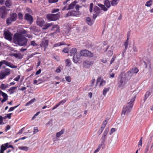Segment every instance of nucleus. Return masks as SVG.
<instances>
[{
  "label": "nucleus",
  "mask_w": 153,
  "mask_h": 153,
  "mask_svg": "<svg viewBox=\"0 0 153 153\" xmlns=\"http://www.w3.org/2000/svg\"><path fill=\"white\" fill-rule=\"evenodd\" d=\"M65 79L68 82H71V77L69 76H66L65 77Z\"/></svg>",
  "instance_id": "47"
},
{
  "label": "nucleus",
  "mask_w": 153,
  "mask_h": 153,
  "mask_svg": "<svg viewBox=\"0 0 153 153\" xmlns=\"http://www.w3.org/2000/svg\"><path fill=\"white\" fill-rule=\"evenodd\" d=\"M59 17L60 14L59 13L56 14L49 13L46 15V18L49 21L57 20Z\"/></svg>",
  "instance_id": "3"
},
{
  "label": "nucleus",
  "mask_w": 153,
  "mask_h": 153,
  "mask_svg": "<svg viewBox=\"0 0 153 153\" xmlns=\"http://www.w3.org/2000/svg\"><path fill=\"white\" fill-rule=\"evenodd\" d=\"M110 89V88L108 87L107 88H105L103 90V94L104 96H105L107 93L109 91Z\"/></svg>",
  "instance_id": "37"
},
{
  "label": "nucleus",
  "mask_w": 153,
  "mask_h": 153,
  "mask_svg": "<svg viewBox=\"0 0 153 153\" xmlns=\"http://www.w3.org/2000/svg\"><path fill=\"white\" fill-rule=\"evenodd\" d=\"M107 53V55L108 56H111L113 54V51L112 50H110L109 51H108Z\"/></svg>",
  "instance_id": "50"
},
{
  "label": "nucleus",
  "mask_w": 153,
  "mask_h": 153,
  "mask_svg": "<svg viewBox=\"0 0 153 153\" xmlns=\"http://www.w3.org/2000/svg\"><path fill=\"white\" fill-rule=\"evenodd\" d=\"M3 62L4 64H5L12 68H17L16 66L14 65L10 62H7L6 60H3Z\"/></svg>",
  "instance_id": "20"
},
{
  "label": "nucleus",
  "mask_w": 153,
  "mask_h": 153,
  "mask_svg": "<svg viewBox=\"0 0 153 153\" xmlns=\"http://www.w3.org/2000/svg\"><path fill=\"white\" fill-rule=\"evenodd\" d=\"M104 5L102 4H98V5L102 9L105 11L108 10V8H109L111 4L110 1L108 0H105L104 2Z\"/></svg>",
  "instance_id": "4"
},
{
  "label": "nucleus",
  "mask_w": 153,
  "mask_h": 153,
  "mask_svg": "<svg viewBox=\"0 0 153 153\" xmlns=\"http://www.w3.org/2000/svg\"><path fill=\"white\" fill-rule=\"evenodd\" d=\"M106 136L104 135L103 134L102 136V137L101 140H102V142L103 143H105L106 141V138L105 137Z\"/></svg>",
  "instance_id": "46"
},
{
  "label": "nucleus",
  "mask_w": 153,
  "mask_h": 153,
  "mask_svg": "<svg viewBox=\"0 0 153 153\" xmlns=\"http://www.w3.org/2000/svg\"><path fill=\"white\" fill-rule=\"evenodd\" d=\"M136 96H134L131 98L130 101L128 102L126 105L124 106L122 111V114L124 115L126 114H128L132 110V107L133 105V102L135 100Z\"/></svg>",
  "instance_id": "2"
},
{
  "label": "nucleus",
  "mask_w": 153,
  "mask_h": 153,
  "mask_svg": "<svg viewBox=\"0 0 153 153\" xmlns=\"http://www.w3.org/2000/svg\"><path fill=\"white\" fill-rule=\"evenodd\" d=\"M49 41L48 40H43L40 44V46L41 47L47 48L48 44Z\"/></svg>",
  "instance_id": "16"
},
{
  "label": "nucleus",
  "mask_w": 153,
  "mask_h": 153,
  "mask_svg": "<svg viewBox=\"0 0 153 153\" xmlns=\"http://www.w3.org/2000/svg\"><path fill=\"white\" fill-rule=\"evenodd\" d=\"M36 100L35 98H33L30 101L27 103L25 105V106H27L29 105H30L32 104Z\"/></svg>",
  "instance_id": "36"
},
{
  "label": "nucleus",
  "mask_w": 153,
  "mask_h": 153,
  "mask_svg": "<svg viewBox=\"0 0 153 153\" xmlns=\"http://www.w3.org/2000/svg\"><path fill=\"white\" fill-rule=\"evenodd\" d=\"M14 43L20 46H23L27 44V40L25 36L21 34L16 33L13 38Z\"/></svg>",
  "instance_id": "1"
},
{
  "label": "nucleus",
  "mask_w": 153,
  "mask_h": 153,
  "mask_svg": "<svg viewBox=\"0 0 153 153\" xmlns=\"http://www.w3.org/2000/svg\"><path fill=\"white\" fill-rule=\"evenodd\" d=\"M53 58L57 61H59L60 60V58L58 56H53Z\"/></svg>",
  "instance_id": "55"
},
{
  "label": "nucleus",
  "mask_w": 153,
  "mask_h": 153,
  "mask_svg": "<svg viewBox=\"0 0 153 153\" xmlns=\"http://www.w3.org/2000/svg\"><path fill=\"white\" fill-rule=\"evenodd\" d=\"M56 72L57 73H59L61 72V69L60 67L58 68L56 70Z\"/></svg>",
  "instance_id": "64"
},
{
  "label": "nucleus",
  "mask_w": 153,
  "mask_h": 153,
  "mask_svg": "<svg viewBox=\"0 0 153 153\" xmlns=\"http://www.w3.org/2000/svg\"><path fill=\"white\" fill-rule=\"evenodd\" d=\"M8 143H7L4 144H2L1 146H3V149H4V148H6V149L7 148H12L13 149V146L12 145H9L8 146Z\"/></svg>",
  "instance_id": "29"
},
{
  "label": "nucleus",
  "mask_w": 153,
  "mask_h": 153,
  "mask_svg": "<svg viewBox=\"0 0 153 153\" xmlns=\"http://www.w3.org/2000/svg\"><path fill=\"white\" fill-rule=\"evenodd\" d=\"M93 4L92 3H91L90 4V7L89 10L90 12H91L92 11L93 9Z\"/></svg>",
  "instance_id": "57"
},
{
  "label": "nucleus",
  "mask_w": 153,
  "mask_h": 153,
  "mask_svg": "<svg viewBox=\"0 0 153 153\" xmlns=\"http://www.w3.org/2000/svg\"><path fill=\"white\" fill-rule=\"evenodd\" d=\"M94 13L99 14L101 13V10L98 7L96 6L94 7Z\"/></svg>",
  "instance_id": "27"
},
{
  "label": "nucleus",
  "mask_w": 153,
  "mask_h": 153,
  "mask_svg": "<svg viewBox=\"0 0 153 153\" xmlns=\"http://www.w3.org/2000/svg\"><path fill=\"white\" fill-rule=\"evenodd\" d=\"M17 18V15L16 13H13L10 14V16L7 18L6 20V23L8 25H10L12 22L16 21Z\"/></svg>",
  "instance_id": "5"
},
{
  "label": "nucleus",
  "mask_w": 153,
  "mask_h": 153,
  "mask_svg": "<svg viewBox=\"0 0 153 153\" xmlns=\"http://www.w3.org/2000/svg\"><path fill=\"white\" fill-rule=\"evenodd\" d=\"M18 149L21 150L27 151L28 150L29 148L28 147L26 146H19Z\"/></svg>",
  "instance_id": "31"
},
{
  "label": "nucleus",
  "mask_w": 153,
  "mask_h": 153,
  "mask_svg": "<svg viewBox=\"0 0 153 153\" xmlns=\"http://www.w3.org/2000/svg\"><path fill=\"white\" fill-rule=\"evenodd\" d=\"M38 131V128L37 127H35L34 128L33 134H35Z\"/></svg>",
  "instance_id": "60"
},
{
  "label": "nucleus",
  "mask_w": 153,
  "mask_h": 153,
  "mask_svg": "<svg viewBox=\"0 0 153 153\" xmlns=\"http://www.w3.org/2000/svg\"><path fill=\"white\" fill-rule=\"evenodd\" d=\"M94 62L91 59L87 60L83 62V66L86 68H90L94 64Z\"/></svg>",
  "instance_id": "11"
},
{
  "label": "nucleus",
  "mask_w": 153,
  "mask_h": 153,
  "mask_svg": "<svg viewBox=\"0 0 153 153\" xmlns=\"http://www.w3.org/2000/svg\"><path fill=\"white\" fill-rule=\"evenodd\" d=\"M48 2L50 3H53L57 2L58 1V0H48Z\"/></svg>",
  "instance_id": "51"
},
{
  "label": "nucleus",
  "mask_w": 153,
  "mask_h": 153,
  "mask_svg": "<svg viewBox=\"0 0 153 153\" xmlns=\"http://www.w3.org/2000/svg\"><path fill=\"white\" fill-rule=\"evenodd\" d=\"M30 45L34 47H36L38 45V44L36 43L34 41H31V42Z\"/></svg>",
  "instance_id": "42"
},
{
  "label": "nucleus",
  "mask_w": 153,
  "mask_h": 153,
  "mask_svg": "<svg viewBox=\"0 0 153 153\" xmlns=\"http://www.w3.org/2000/svg\"><path fill=\"white\" fill-rule=\"evenodd\" d=\"M152 0H150L146 2L145 5L147 7H150L152 5Z\"/></svg>",
  "instance_id": "40"
},
{
  "label": "nucleus",
  "mask_w": 153,
  "mask_h": 153,
  "mask_svg": "<svg viewBox=\"0 0 153 153\" xmlns=\"http://www.w3.org/2000/svg\"><path fill=\"white\" fill-rule=\"evenodd\" d=\"M70 29V28L68 27H67L66 28L64 29L63 30L66 35H69Z\"/></svg>",
  "instance_id": "28"
},
{
  "label": "nucleus",
  "mask_w": 153,
  "mask_h": 153,
  "mask_svg": "<svg viewBox=\"0 0 153 153\" xmlns=\"http://www.w3.org/2000/svg\"><path fill=\"white\" fill-rule=\"evenodd\" d=\"M19 105H18L17 106H15L13 107H12L10 108L8 111L10 112L13 111L15 108L17 107Z\"/></svg>",
  "instance_id": "44"
},
{
  "label": "nucleus",
  "mask_w": 153,
  "mask_h": 153,
  "mask_svg": "<svg viewBox=\"0 0 153 153\" xmlns=\"http://www.w3.org/2000/svg\"><path fill=\"white\" fill-rule=\"evenodd\" d=\"M27 32L26 30H22L21 32H20L19 33L21 34H22L23 35V34H27Z\"/></svg>",
  "instance_id": "61"
},
{
  "label": "nucleus",
  "mask_w": 153,
  "mask_h": 153,
  "mask_svg": "<svg viewBox=\"0 0 153 153\" xmlns=\"http://www.w3.org/2000/svg\"><path fill=\"white\" fill-rule=\"evenodd\" d=\"M151 94V92L149 91H147L145 95V100L147 99L149 95Z\"/></svg>",
  "instance_id": "41"
},
{
  "label": "nucleus",
  "mask_w": 153,
  "mask_h": 153,
  "mask_svg": "<svg viewBox=\"0 0 153 153\" xmlns=\"http://www.w3.org/2000/svg\"><path fill=\"white\" fill-rule=\"evenodd\" d=\"M59 10L58 9H53L51 11V13H55L58 12Z\"/></svg>",
  "instance_id": "56"
},
{
  "label": "nucleus",
  "mask_w": 153,
  "mask_h": 153,
  "mask_svg": "<svg viewBox=\"0 0 153 153\" xmlns=\"http://www.w3.org/2000/svg\"><path fill=\"white\" fill-rule=\"evenodd\" d=\"M4 35L5 39L10 41L12 40V34L9 30L4 31Z\"/></svg>",
  "instance_id": "13"
},
{
  "label": "nucleus",
  "mask_w": 153,
  "mask_h": 153,
  "mask_svg": "<svg viewBox=\"0 0 153 153\" xmlns=\"http://www.w3.org/2000/svg\"><path fill=\"white\" fill-rule=\"evenodd\" d=\"M77 51V50L76 48H72L70 50V55L71 56H72L74 55V54H75L76 53Z\"/></svg>",
  "instance_id": "35"
},
{
  "label": "nucleus",
  "mask_w": 153,
  "mask_h": 153,
  "mask_svg": "<svg viewBox=\"0 0 153 153\" xmlns=\"http://www.w3.org/2000/svg\"><path fill=\"white\" fill-rule=\"evenodd\" d=\"M66 45V44L64 42H58V43L55 44L54 45V47H58L62 45Z\"/></svg>",
  "instance_id": "32"
},
{
  "label": "nucleus",
  "mask_w": 153,
  "mask_h": 153,
  "mask_svg": "<svg viewBox=\"0 0 153 153\" xmlns=\"http://www.w3.org/2000/svg\"><path fill=\"white\" fill-rule=\"evenodd\" d=\"M51 30L55 31V32L52 33L53 34L54 33H56L59 32L60 29L59 26L58 25H53Z\"/></svg>",
  "instance_id": "18"
},
{
  "label": "nucleus",
  "mask_w": 153,
  "mask_h": 153,
  "mask_svg": "<svg viewBox=\"0 0 153 153\" xmlns=\"http://www.w3.org/2000/svg\"><path fill=\"white\" fill-rule=\"evenodd\" d=\"M80 54L82 56H87L89 57H92L93 56V55L91 52L85 49L81 50Z\"/></svg>",
  "instance_id": "7"
},
{
  "label": "nucleus",
  "mask_w": 153,
  "mask_h": 153,
  "mask_svg": "<svg viewBox=\"0 0 153 153\" xmlns=\"http://www.w3.org/2000/svg\"><path fill=\"white\" fill-rule=\"evenodd\" d=\"M3 146H1V149L0 150V153H4V151L6 150V148L3 149Z\"/></svg>",
  "instance_id": "52"
},
{
  "label": "nucleus",
  "mask_w": 153,
  "mask_h": 153,
  "mask_svg": "<svg viewBox=\"0 0 153 153\" xmlns=\"http://www.w3.org/2000/svg\"><path fill=\"white\" fill-rule=\"evenodd\" d=\"M105 81L103 79H102L100 81V86H103L105 84Z\"/></svg>",
  "instance_id": "48"
},
{
  "label": "nucleus",
  "mask_w": 153,
  "mask_h": 153,
  "mask_svg": "<svg viewBox=\"0 0 153 153\" xmlns=\"http://www.w3.org/2000/svg\"><path fill=\"white\" fill-rule=\"evenodd\" d=\"M66 62V66L69 67L71 65V60L69 59H67L65 60Z\"/></svg>",
  "instance_id": "38"
},
{
  "label": "nucleus",
  "mask_w": 153,
  "mask_h": 153,
  "mask_svg": "<svg viewBox=\"0 0 153 153\" xmlns=\"http://www.w3.org/2000/svg\"><path fill=\"white\" fill-rule=\"evenodd\" d=\"M44 23V21L42 19H38L37 20V24L41 27L43 26Z\"/></svg>",
  "instance_id": "21"
},
{
  "label": "nucleus",
  "mask_w": 153,
  "mask_h": 153,
  "mask_svg": "<svg viewBox=\"0 0 153 153\" xmlns=\"http://www.w3.org/2000/svg\"><path fill=\"white\" fill-rule=\"evenodd\" d=\"M10 73L9 69L6 68L5 70L0 73V79H2L4 78L5 76L10 74Z\"/></svg>",
  "instance_id": "8"
},
{
  "label": "nucleus",
  "mask_w": 153,
  "mask_h": 153,
  "mask_svg": "<svg viewBox=\"0 0 153 153\" xmlns=\"http://www.w3.org/2000/svg\"><path fill=\"white\" fill-rule=\"evenodd\" d=\"M53 23H47L46 24L44 25L42 29L43 30H46L51 26H53Z\"/></svg>",
  "instance_id": "23"
},
{
  "label": "nucleus",
  "mask_w": 153,
  "mask_h": 153,
  "mask_svg": "<svg viewBox=\"0 0 153 153\" xmlns=\"http://www.w3.org/2000/svg\"><path fill=\"white\" fill-rule=\"evenodd\" d=\"M129 39V37L128 36L127 39L126 41L124 43V45L125 47V48H127L128 45V40Z\"/></svg>",
  "instance_id": "43"
},
{
  "label": "nucleus",
  "mask_w": 153,
  "mask_h": 153,
  "mask_svg": "<svg viewBox=\"0 0 153 153\" xmlns=\"http://www.w3.org/2000/svg\"><path fill=\"white\" fill-rule=\"evenodd\" d=\"M151 144V142H149L147 144L146 147V150L147 151H148L149 149V146Z\"/></svg>",
  "instance_id": "58"
},
{
  "label": "nucleus",
  "mask_w": 153,
  "mask_h": 153,
  "mask_svg": "<svg viewBox=\"0 0 153 153\" xmlns=\"http://www.w3.org/2000/svg\"><path fill=\"white\" fill-rule=\"evenodd\" d=\"M5 5L7 7L10 8L12 6V2L10 0H6L5 2Z\"/></svg>",
  "instance_id": "22"
},
{
  "label": "nucleus",
  "mask_w": 153,
  "mask_h": 153,
  "mask_svg": "<svg viewBox=\"0 0 153 153\" xmlns=\"http://www.w3.org/2000/svg\"><path fill=\"white\" fill-rule=\"evenodd\" d=\"M95 81V79H93L91 80V84L90 85L91 86H92L93 85Z\"/></svg>",
  "instance_id": "63"
},
{
  "label": "nucleus",
  "mask_w": 153,
  "mask_h": 153,
  "mask_svg": "<svg viewBox=\"0 0 153 153\" xmlns=\"http://www.w3.org/2000/svg\"><path fill=\"white\" fill-rule=\"evenodd\" d=\"M14 52H16V53H13L11 52L9 54V55L11 56H14L16 58L19 59H20L22 58L23 55L20 53L19 52H18L16 51H14Z\"/></svg>",
  "instance_id": "10"
},
{
  "label": "nucleus",
  "mask_w": 153,
  "mask_h": 153,
  "mask_svg": "<svg viewBox=\"0 0 153 153\" xmlns=\"http://www.w3.org/2000/svg\"><path fill=\"white\" fill-rule=\"evenodd\" d=\"M7 14L6 7L2 6L0 7V16L2 19H5Z\"/></svg>",
  "instance_id": "6"
},
{
  "label": "nucleus",
  "mask_w": 153,
  "mask_h": 153,
  "mask_svg": "<svg viewBox=\"0 0 153 153\" xmlns=\"http://www.w3.org/2000/svg\"><path fill=\"white\" fill-rule=\"evenodd\" d=\"M67 99L65 98L64 100L60 101L58 104L59 105H63L67 100Z\"/></svg>",
  "instance_id": "39"
},
{
  "label": "nucleus",
  "mask_w": 153,
  "mask_h": 153,
  "mask_svg": "<svg viewBox=\"0 0 153 153\" xmlns=\"http://www.w3.org/2000/svg\"><path fill=\"white\" fill-rule=\"evenodd\" d=\"M18 17L19 19H22L23 18V15L21 13H19L18 14Z\"/></svg>",
  "instance_id": "49"
},
{
  "label": "nucleus",
  "mask_w": 153,
  "mask_h": 153,
  "mask_svg": "<svg viewBox=\"0 0 153 153\" xmlns=\"http://www.w3.org/2000/svg\"><path fill=\"white\" fill-rule=\"evenodd\" d=\"M86 20L87 22V24L89 25H93V23L91 21V19L89 17H87Z\"/></svg>",
  "instance_id": "33"
},
{
  "label": "nucleus",
  "mask_w": 153,
  "mask_h": 153,
  "mask_svg": "<svg viewBox=\"0 0 153 153\" xmlns=\"http://www.w3.org/2000/svg\"><path fill=\"white\" fill-rule=\"evenodd\" d=\"M142 139L143 137H141L140 138V139L139 142L138 143V146H142Z\"/></svg>",
  "instance_id": "54"
},
{
  "label": "nucleus",
  "mask_w": 153,
  "mask_h": 153,
  "mask_svg": "<svg viewBox=\"0 0 153 153\" xmlns=\"http://www.w3.org/2000/svg\"><path fill=\"white\" fill-rule=\"evenodd\" d=\"M80 13L79 11H76L74 10L69 11L66 15V17H67L69 16H79Z\"/></svg>",
  "instance_id": "12"
},
{
  "label": "nucleus",
  "mask_w": 153,
  "mask_h": 153,
  "mask_svg": "<svg viewBox=\"0 0 153 153\" xmlns=\"http://www.w3.org/2000/svg\"><path fill=\"white\" fill-rule=\"evenodd\" d=\"M108 131H109L108 128H106L104 132V133H103V134L104 135L106 136L107 135V134L108 133Z\"/></svg>",
  "instance_id": "45"
},
{
  "label": "nucleus",
  "mask_w": 153,
  "mask_h": 153,
  "mask_svg": "<svg viewBox=\"0 0 153 153\" xmlns=\"http://www.w3.org/2000/svg\"><path fill=\"white\" fill-rule=\"evenodd\" d=\"M9 87V85L7 84H1L0 86V88L2 90H5L6 88Z\"/></svg>",
  "instance_id": "34"
},
{
  "label": "nucleus",
  "mask_w": 153,
  "mask_h": 153,
  "mask_svg": "<svg viewBox=\"0 0 153 153\" xmlns=\"http://www.w3.org/2000/svg\"><path fill=\"white\" fill-rule=\"evenodd\" d=\"M126 83V79L125 78L121 77L119 79L118 82V87L119 88H123Z\"/></svg>",
  "instance_id": "9"
},
{
  "label": "nucleus",
  "mask_w": 153,
  "mask_h": 153,
  "mask_svg": "<svg viewBox=\"0 0 153 153\" xmlns=\"http://www.w3.org/2000/svg\"><path fill=\"white\" fill-rule=\"evenodd\" d=\"M25 19L29 22L30 24H31L33 21V17L31 15L28 13L25 14Z\"/></svg>",
  "instance_id": "14"
},
{
  "label": "nucleus",
  "mask_w": 153,
  "mask_h": 153,
  "mask_svg": "<svg viewBox=\"0 0 153 153\" xmlns=\"http://www.w3.org/2000/svg\"><path fill=\"white\" fill-rule=\"evenodd\" d=\"M2 96L4 98L3 100H1V102L2 103H3L8 100V96L7 94L4 92L3 93Z\"/></svg>",
  "instance_id": "24"
},
{
  "label": "nucleus",
  "mask_w": 153,
  "mask_h": 153,
  "mask_svg": "<svg viewBox=\"0 0 153 153\" xmlns=\"http://www.w3.org/2000/svg\"><path fill=\"white\" fill-rule=\"evenodd\" d=\"M65 131V129H62L60 131L57 132L56 135V137H59L62 135L64 134Z\"/></svg>",
  "instance_id": "26"
},
{
  "label": "nucleus",
  "mask_w": 153,
  "mask_h": 153,
  "mask_svg": "<svg viewBox=\"0 0 153 153\" xmlns=\"http://www.w3.org/2000/svg\"><path fill=\"white\" fill-rule=\"evenodd\" d=\"M3 117H2L1 116H0V125L4 124L3 123Z\"/></svg>",
  "instance_id": "62"
},
{
  "label": "nucleus",
  "mask_w": 153,
  "mask_h": 153,
  "mask_svg": "<svg viewBox=\"0 0 153 153\" xmlns=\"http://www.w3.org/2000/svg\"><path fill=\"white\" fill-rule=\"evenodd\" d=\"M139 70L137 68H132L128 72V73L129 74H130V76H131L134 74H136L137 73Z\"/></svg>",
  "instance_id": "17"
},
{
  "label": "nucleus",
  "mask_w": 153,
  "mask_h": 153,
  "mask_svg": "<svg viewBox=\"0 0 153 153\" xmlns=\"http://www.w3.org/2000/svg\"><path fill=\"white\" fill-rule=\"evenodd\" d=\"M77 3V2L76 1H74L72 2L70 4L68 5V7H67V10H69L74 9Z\"/></svg>",
  "instance_id": "19"
},
{
  "label": "nucleus",
  "mask_w": 153,
  "mask_h": 153,
  "mask_svg": "<svg viewBox=\"0 0 153 153\" xmlns=\"http://www.w3.org/2000/svg\"><path fill=\"white\" fill-rule=\"evenodd\" d=\"M20 78V76L19 75L18 76L16 77L14 79V80L16 81H18Z\"/></svg>",
  "instance_id": "59"
},
{
  "label": "nucleus",
  "mask_w": 153,
  "mask_h": 153,
  "mask_svg": "<svg viewBox=\"0 0 153 153\" xmlns=\"http://www.w3.org/2000/svg\"><path fill=\"white\" fill-rule=\"evenodd\" d=\"M120 0H112L111 1V5L112 6H116Z\"/></svg>",
  "instance_id": "30"
},
{
  "label": "nucleus",
  "mask_w": 153,
  "mask_h": 153,
  "mask_svg": "<svg viewBox=\"0 0 153 153\" xmlns=\"http://www.w3.org/2000/svg\"><path fill=\"white\" fill-rule=\"evenodd\" d=\"M115 130H116L114 128H112L111 129V130L110 131L109 134L111 135V134H112L113 132H115Z\"/></svg>",
  "instance_id": "53"
},
{
  "label": "nucleus",
  "mask_w": 153,
  "mask_h": 153,
  "mask_svg": "<svg viewBox=\"0 0 153 153\" xmlns=\"http://www.w3.org/2000/svg\"><path fill=\"white\" fill-rule=\"evenodd\" d=\"M18 86L13 87L10 88L9 90L8 91L10 92V94H13L14 92Z\"/></svg>",
  "instance_id": "25"
},
{
  "label": "nucleus",
  "mask_w": 153,
  "mask_h": 153,
  "mask_svg": "<svg viewBox=\"0 0 153 153\" xmlns=\"http://www.w3.org/2000/svg\"><path fill=\"white\" fill-rule=\"evenodd\" d=\"M81 56L80 54L78 53H76V54H74L73 58L74 63H76L79 61Z\"/></svg>",
  "instance_id": "15"
}]
</instances>
